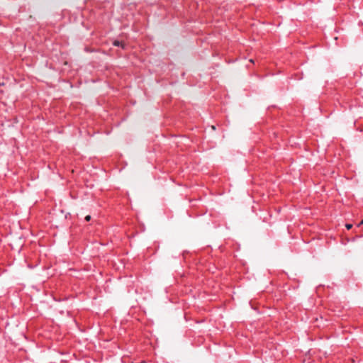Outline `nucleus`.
<instances>
[{
    "label": "nucleus",
    "instance_id": "f257e3e1",
    "mask_svg": "<svg viewBox=\"0 0 363 363\" xmlns=\"http://www.w3.org/2000/svg\"><path fill=\"white\" fill-rule=\"evenodd\" d=\"M113 45L116 46H120V45H122V43L118 40H115L113 42Z\"/></svg>",
    "mask_w": 363,
    "mask_h": 363
},
{
    "label": "nucleus",
    "instance_id": "f03ea898",
    "mask_svg": "<svg viewBox=\"0 0 363 363\" xmlns=\"http://www.w3.org/2000/svg\"><path fill=\"white\" fill-rule=\"evenodd\" d=\"M345 227L347 228V229L350 230L352 228V224H350V223H347L345 225Z\"/></svg>",
    "mask_w": 363,
    "mask_h": 363
},
{
    "label": "nucleus",
    "instance_id": "20e7f679",
    "mask_svg": "<svg viewBox=\"0 0 363 363\" xmlns=\"http://www.w3.org/2000/svg\"><path fill=\"white\" fill-rule=\"evenodd\" d=\"M363 224V220L361 221V223H359V225H362Z\"/></svg>",
    "mask_w": 363,
    "mask_h": 363
},
{
    "label": "nucleus",
    "instance_id": "7ed1b4c3",
    "mask_svg": "<svg viewBox=\"0 0 363 363\" xmlns=\"http://www.w3.org/2000/svg\"><path fill=\"white\" fill-rule=\"evenodd\" d=\"M85 220H86V221H89V220H91V216H86L85 217Z\"/></svg>",
    "mask_w": 363,
    "mask_h": 363
}]
</instances>
